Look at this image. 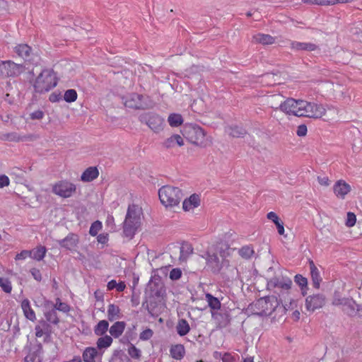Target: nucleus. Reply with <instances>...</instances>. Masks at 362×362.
<instances>
[{"instance_id":"nucleus-23","label":"nucleus","mask_w":362,"mask_h":362,"mask_svg":"<svg viewBox=\"0 0 362 362\" xmlns=\"http://www.w3.org/2000/svg\"><path fill=\"white\" fill-rule=\"evenodd\" d=\"M291 48L295 50H305V51H315L318 47L314 43L311 42H292Z\"/></svg>"},{"instance_id":"nucleus-45","label":"nucleus","mask_w":362,"mask_h":362,"mask_svg":"<svg viewBox=\"0 0 362 362\" xmlns=\"http://www.w3.org/2000/svg\"><path fill=\"white\" fill-rule=\"evenodd\" d=\"M253 253V250L249 246H244L239 250V255L245 259L250 258Z\"/></svg>"},{"instance_id":"nucleus-19","label":"nucleus","mask_w":362,"mask_h":362,"mask_svg":"<svg viewBox=\"0 0 362 362\" xmlns=\"http://www.w3.org/2000/svg\"><path fill=\"white\" fill-rule=\"evenodd\" d=\"M309 266L313 285L315 288H319L320 282L322 281V278L320 275L319 270L313 260H309Z\"/></svg>"},{"instance_id":"nucleus-37","label":"nucleus","mask_w":362,"mask_h":362,"mask_svg":"<svg viewBox=\"0 0 362 362\" xmlns=\"http://www.w3.org/2000/svg\"><path fill=\"white\" fill-rule=\"evenodd\" d=\"M109 323L107 320H100L95 327L94 332L98 336L103 335L108 329Z\"/></svg>"},{"instance_id":"nucleus-29","label":"nucleus","mask_w":362,"mask_h":362,"mask_svg":"<svg viewBox=\"0 0 362 362\" xmlns=\"http://www.w3.org/2000/svg\"><path fill=\"white\" fill-rule=\"evenodd\" d=\"M42 353V346L41 344H37V349L32 354L28 355L25 359V362H41L40 354Z\"/></svg>"},{"instance_id":"nucleus-60","label":"nucleus","mask_w":362,"mask_h":362,"mask_svg":"<svg viewBox=\"0 0 362 362\" xmlns=\"http://www.w3.org/2000/svg\"><path fill=\"white\" fill-rule=\"evenodd\" d=\"M223 362H234L235 358L229 353H225L221 357Z\"/></svg>"},{"instance_id":"nucleus-1","label":"nucleus","mask_w":362,"mask_h":362,"mask_svg":"<svg viewBox=\"0 0 362 362\" xmlns=\"http://www.w3.org/2000/svg\"><path fill=\"white\" fill-rule=\"evenodd\" d=\"M281 111L286 115L296 117L320 118L325 115L326 110L320 104L303 100L288 98L281 103Z\"/></svg>"},{"instance_id":"nucleus-24","label":"nucleus","mask_w":362,"mask_h":362,"mask_svg":"<svg viewBox=\"0 0 362 362\" xmlns=\"http://www.w3.org/2000/svg\"><path fill=\"white\" fill-rule=\"evenodd\" d=\"M230 250L229 245L226 243H221L216 245L214 250L212 252H217V255L222 259H227L230 255Z\"/></svg>"},{"instance_id":"nucleus-47","label":"nucleus","mask_w":362,"mask_h":362,"mask_svg":"<svg viewBox=\"0 0 362 362\" xmlns=\"http://www.w3.org/2000/svg\"><path fill=\"white\" fill-rule=\"evenodd\" d=\"M214 323L216 325V328L221 329L226 327L230 323V318H213Z\"/></svg>"},{"instance_id":"nucleus-56","label":"nucleus","mask_w":362,"mask_h":362,"mask_svg":"<svg viewBox=\"0 0 362 362\" xmlns=\"http://www.w3.org/2000/svg\"><path fill=\"white\" fill-rule=\"evenodd\" d=\"M30 273L33 277L37 281H40L42 280V274L40 271L38 269L33 268L30 269Z\"/></svg>"},{"instance_id":"nucleus-39","label":"nucleus","mask_w":362,"mask_h":362,"mask_svg":"<svg viewBox=\"0 0 362 362\" xmlns=\"http://www.w3.org/2000/svg\"><path fill=\"white\" fill-rule=\"evenodd\" d=\"M21 308L25 317H35V313L31 308L30 301L28 299H24L21 302Z\"/></svg>"},{"instance_id":"nucleus-33","label":"nucleus","mask_w":362,"mask_h":362,"mask_svg":"<svg viewBox=\"0 0 362 362\" xmlns=\"http://www.w3.org/2000/svg\"><path fill=\"white\" fill-rule=\"evenodd\" d=\"M205 298L211 310H218L221 308V302L218 298L214 297L211 293H206Z\"/></svg>"},{"instance_id":"nucleus-17","label":"nucleus","mask_w":362,"mask_h":362,"mask_svg":"<svg viewBox=\"0 0 362 362\" xmlns=\"http://www.w3.org/2000/svg\"><path fill=\"white\" fill-rule=\"evenodd\" d=\"M349 185L343 180L337 181L334 185V192L337 197L344 198L350 192Z\"/></svg>"},{"instance_id":"nucleus-11","label":"nucleus","mask_w":362,"mask_h":362,"mask_svg":"<svg viewBox=\"0 0 362 362\" xmlns=\"http://www.w3.org/2000/svg\"><path fill=\"white\" fill-rule=\"evenodd\" d=\"M147 100H148V97L138 93H131L123 98L124 105L132 109L145 110L149 108L151 106Z\"/></svg>"},{"instance_id":"nucleus-16","label":"nucleus","mask_w":362,"mask_h":362,"mask_svg":"<svg viewBox=\"0 0 362 362\" xmlns=\"http://www.w3.org/2000/svg\"><path fill=\"white\" fill-rule=\"evenodd\" d=\"M14 52L18 57L23 59L26 62H32L34 61V57L32 47L27 44H19L14 47Z\"/></svg>"},{"instance_id":"nucleus-61","label":"nucleus","mask_w":362,"mask_h":362,"mask_svg":"<svg viewBox=\"0 0 362 362\" xmlns=\"http://www.w3.org/2000/svg\"><path fill=\"white\" fill-rule=\"evenodd\" d=\"M276 226V228H277V230H278V233L280 234V235H284V223L279 220V221H277L276 223H274Z\"/></svg>"},{"instance_id":"nucleus-52","label":"nucleus","mask_w":362,"mask_h":362,"mask_svg":"<svg viewBox=\"0 0 362 362\" xmlns=\"http://www.w3.org/2000/svg\"><path fill=\"white\" fill-rule=\"evenodd\" d=\"M31 256V251L30 250H22L20 253L17 254L16 256V260H23L25 259L28 257Z\"/></svg>"},{"instance_id":"nucleus-9","label":"nucleus","mask_w":362,"mask_h":362,"mask_svg":"<svg viewBox=\"0 0 362 362\" xmlns=\"http://www.w3.org/2000/svg\"><path fill=\"white\" fill-rule=\"evenodd\" d=\"M139 119L155 133H158L163 129L164 119L156 113L145 112L139 116Z\"/></svg>"},{"instance_id":"nucleus-40","label":"nucleus","mask_w":362,"mask_h":362,"mask_svg":"<svg viewBox=\"0 0 362 362\" xmlns=\"http://www.w3.org/2000/svg\"><path fill=\"white\" fill-rule=\"evenodd\" d=\"M0 139L8 141H19L21 138L16 132H10L0 134Z\"/></svg>"},{"instance_id":"nucleus-30","label":"nucleus","mask_w":362,"mask_h":362,"mask_svg":"<svg viewBox=\"0 0 362 362\" xmlns=\"http://www.w3.org/2000/svg\"><path fill=\"white\" fill-rule=\"evenodd\" d=\"M193 252V248L188 243L183 244L180 247L179 259L180 262H186L187 258Z\"/></svg>"},{"instance_id":"nucleus-10","label":"nucleus","mask_w":362,"mask_h":362,"mask_svg":"<svg viewBox=\"0 0 362 362\" xmlns=\"http://www.w3.org/2000/svg\"><path fill=\"white\" fill-rule=\"evenodd\" d=\"M25 70L23 64L14 63L12 61L0 62V77L2 78L8 77H16Z\"/></svg>"},{"instance_id":"nucleus-36","label":"nucleus","mask_w":362,"mask_h":362,"mask_svg":"<svg viewBox=\"0 0 362 362\" xmlns=\"http://www.w3.org/2000/svg\"><path fill=\"white\" fill-rule=\"evenodd\" d=\"M168 122L171 127H177L182 124L183 119L181 115L173 113L168 116Z\"/></svg>"},{"instance_id":"nucleus-51","label":"nucleus","mask_w":362,"mask_h":362,"mask_svg":"<svg viewBox=\"0 0 362 362\" xmlns=\"http://www.w3.org/2000/svg\"><path fill=\"white\" fill-rule=\"evenodd\" d=\"M182 276V272L180 269L175 268L173 269L170 272V278L172 280H177Z\"/></svg>"},{"instance_id":"nucleus-8","label":"nucleus","mask_w":362,"mask_h":362,"mask_svg":"<svg viewBox=\"0 0 362 362\" xmlns=\"http://www.w3.org/2000/svg\"><path fill=\"white\" fill-rule=\"evenodd\" d=\"M332 303L348 315H351L355 313L358 315H362V305L357 304L352 298H334Z\"/></svg>"},{"instance_id":"nucleus-58","label":"nucleus","mask_w":362,"mask_h":362,"mask_svg":"<svg viewBox=\"0 0 362 362\" xmlns=\"http://www.w3.org/2000/svg\"><path fill=\"white\" fill-rule=\"evenodd\" d=\"M43 116L44 113L41 110H36L30 114V118L33 119H40Z\"/></svg>"},{"instance_id":"nucleus-54","label":"nucleus","mask_w":362,"mask_h":362,"mask_svg":"<svg viewBox=\"0 0 362 362\" xmlns=\"http://www.w3.org/2000/svg\"><path fill=\"white\" fill-rule=\"evenodd\" d=\"M163 146L167 148H173L175 146V139H174V134L168 138L164 142Z\"/></svg>"},{"instance_id":"nucleus-53","label":"nucleus","mask_w":362,"mask_h":362,"mask_svg":"<svg viewBox=\"0 0 362 362\" xmlns=\"http://www.w3.org/2000/svg\"><path fill=\"white\" fill-rule=\"evenodd\" d=\"M62 95L60 92H53L49 95V100L52 103H57L62 100Z\"/></svg>"},{"instance_id":"nucleus-63","label":"nucleus","mask_w":362,"mask_h":362,"mask_svg":"<svg viewBox=\"0 0 362 362\" xmlns=\"http://www.w3.org/2000/svg\"><path fill=\"white\" fill-rule=\"evenodd\" d=\"M174 139H175V145L182 146L184 145V140L182 137L179 134H174Z\"/></svg>"},{"instance_id":"nucleus-34","label":"nucleus","mask_w":362,"mask_h":362,"mask_svg":"<svg viewBox=\"0 0 362 362\" xmlns=\"http://www.w3.org/2000/svg\"><path fill=\"white\" fill-rule=\"evenodd\" d=\"M294 281L301 289L302 294L305 296L308 290V279L301 274H296L294 276Z\"/></svg>"},{"instance_id":"nucleus-20","label":"nucleus","mask_w":362,"mask_h":362,"mask_svg":"<svg viewBox=\"0 0 362 362\" xmlns=\"http://www.w3.org/2000/svg\"><path fill=\"white\" fill-rule=\"evenodd\" d=\"M52 332V327L47 320H42L35 327V335L37 337H42L43 334L49 335Z\"/></svg>"},{"instance_id":"nucleus-62","label":"nucleus","mask_w":362,"mask_h":362,"mask_svg":"<svg viewBox=\"0 0 362 362\" xmlns=\"http://www.w3.org/2000/svg\"><path fill=\"white\" fill-rule=\"evenodd\" d=\"M317 180L321 185L327 186L329 185V180L327 177H318Z\"/></svg>"},{"instance_id":"nucleus-7","label":"nucleus","mask_w":362,"mask_h":362,"mask_svg":"<svg viewBox=\"0 0 362 362\" xmlns=\"http://www.w3.org/2000/svg\"><path fill=\"white\" fill-rule=\"evenodd\" d=\"M204 258L207 269L214 274H219L224 267L229 266V261L227 259L221 258L217 255V252H212L211 250L206 251Z\"/></svg>"},{"instance_id":"nucleus-48","label":"nucleus","mask_w":362,"mask_h":362,"mask_svg":"<svg viewBox=\"0 0 362 362\" xmlns=\"http://www.w3.org/2000/svg\"><path fill=\"white\" fill-rule=\"evenodd\" d=\"M153 335V332L151 329L147 328L139 334V339L142 341H147L150 339Z\"/></svg>"},{"instance_id":"nucleus-50","label":"nucleus","mask_w":362,"mask_h":362,"mask_svg":"<svg viewBox=\"0 0 362 362\" xmlns=\"http://www.w3.org/2000/svg\"><path fill=\"white\" fill-rule=\"evenodd\" d=\"M346 225L348 227H352L355 225L356 221V216L352 212H348L346 216Z\"/></svg>"},{"instance_id":"nucleus-43","label":"nucleus","mask_w":362,"mask_h":362,"mask_svg":"<svg viewBox=\"0 0 362 362\" xmlns=\"http://www.w3.org/2000/svg\"><path fill=\"white\" fill-rule=\"evenodd\" d=\"M0 287L6 293H10L11 292V283L6 278L0 277Z\"/></svg>"},{"instance_id":"nucleus-57","label":"nucleus","mask_w":362,"mask_h":362,"mask_svg":"<svg viewBox=\"0 0 362 362\" xmlns=\"http://www.w3.org/2000/svg\"><path fill=\"white\" fill-rule=\"evenodd\" d=\"M10 183L9 178L5 175H0V188L8 186Z\"/></svg>"},{"instance_id":"nucleus-2","label":"nucleus","mask_w":362,"mask_h":362,"mask_svg":"<svg viewBox=\"0 0 362 362\" xmlns=\"http://www.w3.org/2000/svg\"><path fill=\"white\" fill-rule=\"evenodd\" d=\"M142 209L136 204L128 206L126 217L123 223V233L126 237L132 238L141 224Z\"/></svg>"},{"instance_id":"nucleus-38","label":"nucleus","mask_w":362,"mask_h":362,"mask_svg":"<svg viewBox=\"0 0 362 362\" xmlns=\"http://www.w3.org/2000/svg\"><path fill=\"white\" fill-rule=\"evenodd\" d=\"M112 342V339L108 335L100 337L97 341V348L99 349H107Z\"/></svg>"},{"instance_id":"nucleus-25","label":"nucleus","mask_w":362,"mask_h":362,"mask_svg":"<svg viewBox=\"0 0 362 362\" xmlns=\"http://www.w3.org/2000/svg\"><path fill=\"white\" fill-rule=\"evenodd\" d=\"M98 355L97 349L94 347H86L83 352L82 358L84 362H95V358Z\"/></svg>"},{"instance_id":"nucleus-21","label":"nucleus","mask_w":362,"mask_h":362,"mask_svg":"<svg viewBox=\"0 0 362 362\" xmlns=\"http://www.w3.org/2000/svg\"><path fill=\"white\" fill-rule=\"evenodd\" d=\"M185 348L181 344H174L170 346V354L173 358L182 360L185 355Z\"/></svg>"},{"instance_id":"nucleus-55","label":"nucleus","mask_w":362,"mask_h":362,"mask_svg":"<svg viewBox=\"0 0 362 362\" xmlns=\"http://www.w3.org/2000/svg\"><path fill=\"white\" fill-rule=\"evenodd\" d=\"M308 129L305 124H300L298 127L296 134L298 136H304L306 135Z\"/></svg>"},{"instance_id":"nucleus-64","label":"nucleus","mask_w":362,"mask_h":362,"mask_svg":"<svg viewBox=\"0 0 362 362\" xmlns=\"http://www.w3.org/2000/svg\"><path fill=\"white\" fill-rule=\"evenodd\" d=\"M317 5L320 6H329L334 5V0H317Z\"/></svg>"},{"instance_id":"nucleus-18","label":"nucleus","mask_w":362,"mask_h":362,"mask_svg":"<svg viewBox=\"0 0 362 362\" xmlns=\"http://www.w3.org/2000/svg\"><path fill=\"white\" fill-rule=\"evenodd\" d=\"M199 204V196L197 194H193L188 199H185L184 200L182 203V209L187 211L198 207Z\"/></svg>"},{"instance_id":"nucleus-13","label":"nucleus","mask_w":362,"mask_h":362,"mask_svg":"<svg viewBox=\"0 0 362 362\" xmlns=\"http://www.w3.org/2000/svg\"><path fill=\"white\" fill-rule=\"evenodd\" d=\"M76 189V185L66 180L59 181L52 187L53 193L63 198L71 197Z\"/></svg>"},{"instance_id":"nucleus-15","label":"nucleus","mask_w":362,"mask_h":362,"mask_svg":"<svg viewBox=\"0 0 362 362\" xmlns=\"http://www.w3.org/2000/svg\"><path fill=\"white\" fill-rule=\"evenodd\" d=\"M79 243V237L77 234L70 233L64 239L58 241L60 247L66 250H75Z\"/></svg>"},{"instance_id":"nucleus-12","label":"nucleus","mask_w":362,"mask_h":362,"mask_svg":"<svg viewBox=\"0 0 362 362\" xmlns=\"http://www.w3.org/2000/svg\"><path fill=\"white\" fill-rule=\"evenodd\" d=\"M292 284L290 278L282 275H275L267 281V287L271 291L279 288L287 291L291 288Z\"/></svg>"},{"instance_id":"nucleus-22","label":"nucleus","mask_w":362,"mask_h":362,"mask_svg":"<svg viewBox=\"0 0 362 362\" xmlns=\"http://www.w3.org/2000/svg\"><path fill=\"white\" fill-rule=\"evenodd\" d=\"M98 175L99 172L96 167H89L82 173L81 180L83 182H88L96 179Z\"/></svg>"},{"instance_id":"nucleus-27","label":"nucleus","mask_w":362,"mask_h":362,"mask_svg":"<svg viewBox=\"0 0 362 362\" xmlns=\"http://www.w3.org/2000/svg\"><path fill=\"white\" fill-rule=\"evenodd\" d=\"M226 132L230 136H231L233 137H236V138L243 137L247 133L246 130L243 127H239V126L228 127L226 129Z\"/></svg>"},{"instance_id":"nucleus-26","label":"nucleus","mask_w":362,"mask_h":362,"mask_svg":"<svg viewBox=\"0 0 362 362\" xmlns=\"http://www.w3.org/2000/svg\"><path fill=\"white\" fill-rule=\"evenodd\" d=\"M284 97L280 94L270 95L268 98L269 106L275 110H281V103H284Z\"/></svg>"},{"instance_id":"nucleus-59","label":"nucleus","mask_w":362,"mask_h":362,"mask_svg":"<svg viewBox=\"0 0 362 362\" xmlns=\"http://www.w3.org/2000/svg\"><path fill=\"white\" fill-rule=\"evenodd\" d=\"M267 217L268 219L271 220L274 223L279 221L280 219L277 214L275 212L270 211L267 214Z\"/></svg>"},{"instance_id":"nucleus-42","label":"nucleus","mask_w":362,"mask_h":362,"mask_svg":"<svg viewBox=\"0 0 362 362\" xmlns=\"http://www.w3.org/2000/svg\"><path fill=\"white\" fill-rule=\"evenodd\" d=\"M77 99V93L74 89H69L65 91L64 100L67 103H73Z\"/></svg>"},{"instance_id":"nucleus-32","label":"nucleus","mask_w":362,"mask_h":362,"mask_svg":"<svg viewBox=\"0 0 362 362\" xmlns=\"http://www.w3.org/2000/svg\"><path fill=\"white\" fill-rule=\"evenodd\" d=\"M176 329L177 334L181 337L186 335L190 329L188 322L184 318L179 320Z\"/></svg>"},{"instance_id":"nucleus-3","label":"nucleus","mask_w":362,"mask_h":362,"mask_svg":"<svg viewBox=\"0 0 362 362\" xmlns=\"http://www.w3.org/2000/svg\"><path fill=\"white\" fill-rule=\"evenodd\" d=\"M57 85V78L52 69H44L35 79V91L39 93L48 92Z\"/></svg>"},{"instance_id":"nucleus-28","label":"nucleus","mask_w":362,"mask_h":362,"mask_svg":"<svg viewBox=\"0 0 362 362\" xmlns=\"http://www.w3.org/2000/svg\"><path fill=\"white\" fill-rule=\"evenodd\" d=\"M125 323L124 322H116L110 328V333L115 338L119 337L124 332Z\"/></svg>"},{"instance_id":"nucleus-31","label":"nucleus","mask_w":362,"mask_h":362,"mask_svg":"<svg viewBox=\"0 0 362 362\" xmlns=\"http://www.w3.org/2000/svg\"><path fill=\"white\" fill-rule=\"evenodd\" d=\"M253 39L256 42L261 43L262 45H272L274 42V38L266 34L258 33L253 36Z\"/></svg>"},{"instance_id":"nucleus-41","label":"nucleus","mask_w":362,"mask_h":362,"mask_svg":"<svg viewBox=\"0 0 362 362\" xmlns=\"http://www.w3.org/2000/svg\"><path fill=\"white\" fill-rule=\"evenodd\" d=\"M129 355L134 359L140 360L141 357V351L139 349L136 348L134 344H130L128 348Z\"/></svg>"},{"instance_id":"nucleus-46","label":"nucleus","mask_w":362,"mask_h":362,"mask_svg":"<svg viewBox=\"0 0 362 362\" xmlns=\"http://www.w3.org/2000/svg\"><path fill=\"white\" fill-rule=\"evenodd\" d=\"M54 309L66 313L69 310V306L66 303L62 302L59 298H57L54 305Z\"/></svg>"},{"instance_id":"nucleus-6","label":"nucleus","mask_w":362,"mask_h":362,"mask_svg":"<svg viewBox=\"0 0 362 362\" xmlns=\"http://www.w3.org/2000/svg\"><path fill=\"white\" fill-rule=\"evenodd\" d=\"M184 136L192 144L205 147L209 144L204 129L198 125H190L185 127Z\"/></svg>"},{"instance_id":"nucleus-5","label":"nucleus","mask_w":362,"mask_h":362,"mask_svg":"<svg viewBox=\"0 0 362 362\" xmlns=\"http://www.w3.org/2000/svg\"><path fill=\"white\" fill-rule=\"evenodd\" d=\"M165 293L164 284L160 277L151 279L146 288V298L151 303L160 302Z\"/></svg>"},{"instance_id":"nucleus-14","label":"nucleus","mask_w":362,"mask_h":362,"mask_svg":"<svg viewBox=\"0 0 362 362\" xmlns=\"http://www.w3.org/2000/svg\"><path fill=\"white\" fill-rule=\"evenodd\" d=\"M325 297L321 294L310 296L305 299V307L308 311H315L323 306L325 304Z\"/></svg>"},{"instance_id":"nucleus-4","label":"nucleus","mask_w":362,"mask_h":362,"mask_svg":"<svg viewBox=\"0 0 362 362\" xmlns=\"http://www.w3.org/2000/svg\"><path fill=\"white\" fill-rule=\"evenodd\" d=\"M158 196L160 202L164 206L173 207L180 204L183 197V194L178 187L165 185L159 189Z\"/></svg>"},{"instance_id":"nucleus-35","label":"nucleus","mask_w":362,"mask_h":362,"mask_svg":"<svg viewBox=\"0 0 362 362\" xmlns=\"http://www.w3.org/2000/svg\"><path fill=\"white\" fill-rule=\"evenodd\" d=\"M31 251V257L35 260L40 261L45 256L47 250L44 246H38Z\"/></svg>"},{"instance_id":"nucleus-44","label":"nucleus","mask_w":362,"mask_h":362,"mask_svg":"<svg viewBox=\"0 0 362 362\" xmlns=\"http://www.w3.org/2000/svg\"><path fill=\"white\" fill-rule=\"evenodd\" d=\"M102 229V223L100 221H94L89 229V234L91 236H95L98 232Z\"/></svg>"},{"instance_id":"nucleus-49","label":"nucleus","mask_w":362,"mask_h":362,"mask_svg":"<svg viewBox=\"0 0 362 362\" xmlns=\"http://www.w3.org/2000/svg\"><path fill=\"white\" fill-rule=\"evenodd\" d=\"M119 313V308L117 305L110 304L108 305L107 314L108 317H116Z\"/></svg>"}]
</instances>
